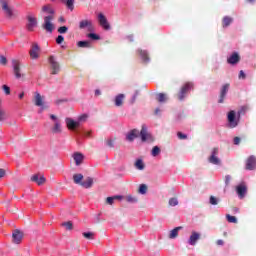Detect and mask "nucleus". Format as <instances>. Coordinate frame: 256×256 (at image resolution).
I'll return each instance as SVG.
<instances>
[{
    "label": "nucleus",
    "mask_w": 256,
    "mask_h": 256,
    "mask_svg": "<svg viewBox=\"0 0 256 256\" xmlns=\"http://www.w3.org/2000/svg\"><path fill=\"white\" fill-rule=\"evenodd\" d=\"M42 13H46L48 15L44 17L42 29L47 31V33H53V31H55V25L53 24V19H55V10L51 4H48L42 7Z\"/></svg>",
    "instance_id": "1"
},
{
    "label": "nucleus",
    "mask_w": 256,
    "mask_h": 256,
    "mask_svg": "<svg viewBox=\"0 0 256 256\" xmlns=\"http://www.w3.org/2000/svg\"><path fill=\"white\" fill-rule=\"evenodd\" d=\"M50 119L51 121H53V125L50 128L51 133H53V135H59L63 133V127L61 126V119H59V117H57V115L55 114H50Z\"/></svg>",
    "instance_id": "2"
},
{
    "label": "nucleus",
    "mask_w": 256,
    "mask_h": 256,
    "mask_svg": "<svg viewBox=\"0 0 256 256\" xmlns=\"http://www.w3.org/2000/svg\"><path fill=\"white\" fill-rule=\"evenodd\" d=\"M1 5H2V11L4 12V15L8 19H15V17L18 15V13L16 10H13V8H11V6H9V2L2 0Z\"/></svg>",
    "instance_id": "3"
},
{
    "label": "nucleus",
    "mask_w": 256,
    "mask_h": 256,
    "mask_svg": "<svg viewBox=\"0 0 256 256\" xmlns=\"http://www.w3.org/2000/svg\"><path fill=\"white\" fill-rule=\"evenodd\" d=\"M34 103L36 107H39L38 113H43V111L49 109V105L45 103V97L41 96L39 92L35 93Z\"/></svg>",
    "instance_id": "4"
},
{
    "label": "nucleus",
    "mask_w": 256,
    "mask_h": 256,
    "mask_svg": "<svg viewBox=\"0 0 256 256\" xmlns=\"http://www.w3.org/2000/svg\"><path fill=\"white\" fill-rule=\"evenodd\" d=\"M240 117H241V112H238V118ZM227 119H228V127H230V129H235V127L239 125V119H237V113H235V110L228 112Z\"/></svg>",
    "instance_id": "5"
},
{
    "label": "nucleus",
    "mask_w": 256,
    "mask_h": 256,
    "mask_svg": "<svg viewBox=\"0 0 256 256\" xmlns=\"http://www.w3.org/2000/svg\"><path fill=\"white\" fill-rule=\"evenodd\" d=\"M193 89V83L187 82L185 83L179 90V92L176 94V97L179 101H183L185 97H187V93Z\"/></svg>",
    "instance_id": "6"
},
{
    "label": "nucleus",
    "mask_w": 256,
    "mask_h": 256,
    "mask_svg": "<svg viewBox=\"0 0 256 256\" xmlns=\"http://www.w3.org/2000/svg\"><path fill=\"white\" fill-rule=\"evenodd\" d=\"M140 137L143 143H153V141H155V138L149 133V130H147V126L145 125H142Z\"/></svg>",
    "instance_id": "7"
},
{
    "label": "nucleus",
    "mask_w": 256,
    "mask_h": 256,
    "mask_svg": "<svg viewBox=\"0 0 256 256\" xmlns=\"http://www.w3.org/2000/svg\"><path fill=\"white\" fill-rule=\"evenodd\" d=\"M208 161L212 165H219L221 163V159H219V148L212 149L211 155L208 158Z\"/></svg>",
    "instance_id": "8"
},
{
    "label": "nucleus",
    "mask_w": 256,
    "mask_h": 256,
    "mask_svg": "<svg viewBox=\"0 0 256 256\" xmlns=\"http://www.w3.org/2000/svg\"><path fill=\"white\" fill-rule=\"evenodd\" d=\"M49 63L51 68L52 75H57L61 71V66L59 65V62L55 61V57L50 56L49 57Z\"/></svg>",
    "instance_id": "9"
},
{
    "label": "nucleus",
    "mask_w": 256,
    "mask_h": 256,
    "mask_svg": "<svg viewBox=\"0 0 256 256\" xmlns=\"http://www.w3.org/2000/svg\"><path fill=\"white\" fill-rule=\"evenodd\" d=\"M12 67L16 79H21V77H23L21 73V62H19V60H12Z\"/></svg>",
    "instance_id": "10"
},
{
    "label": "nucleus",
    "mask_w": 256,
    "mask_h": 256,
    "mask_svg": "<svg viewBox=\"0 0 256 256\" xmlns=\"http://www.w3.org/2000/svg\"><path fill=\"white\" fill-rule=\"evenodd\" d=\"M98 21L99 24L105 29V31H109L111 29V25H109V22L107 21V17L103 13L98 14Z\"/></svg>",
    "instance_id": "11"
},
{
    "label": "nucleus",
    "mask_w": 256,
    "mask_h": 256,
    "mask_svg": "<svg viewBox=\"0 0 256 256\" xmlns=\"http://www.w3.org/2000/svg\"><path fill=\"white\" fill-rule=\"evenodd\" d=\"M23 241V232L20 230H14L12 233V242L19 245Z\"/></svg>",
    "instance_id": "12"
},
{
    "label": "nucleus",
    "mask_w": 256,
    "mask_h": 256,
    "mask_svg": "<svg viewBox=\"0 0 256 256\" xmlns=\"http://www.w3.org/2000/svg\"><path fill=\"white\" fill-rule=\"evenodd\" d=\"M33 182L37 184L39 187H41L42 185H45V183H47V179L43 174H34Z\"/></svg>",
    "instance_id": "13"
},
{
    "label": "nucleus",
    "mask_w": 256,
    "mask_h": 256,
    "mask_svg": "<svg viewBox=\"0 0 256 256\" xmlns=\"http://www.w3.org/2000/svg\"><path fill=\"white\" fill-rule=\"evenodd\" d=\"M246 169L248 171H253V169H256V157L251 155L246 160Z\"/></svg>",
    "instance_id": "14"
},
{
    "label": "nucleus",
    "mask_w": 256,
    "mask_h": 256,
    "mask_svg": "<svg viewBox=\"0 0 256 256\" xmlns=\"http://www.w3.org/2000/svg\"><path fill=\"white\" fill-rule=\"evenodd\" d=\"M65 123H66L67 128L70 131L77 129V127H79V125H81L79 122L73 120L72 118H65Z\"/></svg>",
    "instance_id": "15"
},
{
    "label": "nucleus",
    "mask_w": 256,
    "mask_h": 256,
    "mask_svg": "<svg viewBox=\"0 0 256 256\" xmlns=\"http://www.w3.org/2000/svg\"><path fill=\"white\" fill-rule=\"evenodd\" d=\"M201 239V234L199 232L193 231L190 235V238L188 239L189 245L195 246L197 245V241Z\"/></svg>",
    "instance_id": "16"
},
{
    "label": "nucleus",
    "mask_w": 256,
    "mask_h": 256,
    "mask_svg": "<svg viewBox=\"0 0 256 256\" xmlns=\"http://www.w3.org/2000/svg\"><path fill=\"white\" fill-rule=\"evenodd\" d=\"M239 61H241V56H239V54L237 52H234L228 59H227V63H229V65H237V63H239Z\"/></svg>",
    "instance_id": "17"
},
{
    "label": "nucleus",
    "mask_w": 256,
    "mask_h": 256,
    "mask_svg": "<svg viewBox=\"0 0 256 256\" xmlns=\"http://www.w3.org/2000/svg\"><path fill=\"white\" fill-rule=\"evenodd\" d=\"M88 28V31H93V22L91 20H82L79 23V29Z\"/></svg>",
    "instance_id": "18"
},
{
    "label": "nucleus",
    "mask_w": 256,
    "mask_h": 256,
    "mask_svg": "<svg viewBox=\"0 0 256 256\" xmlns=\"http://www.w3.org/2000/svg\"><path fill=\"white\" fill-rule=\"evenodd\" d=\"M229 86H230L229 84H224L222 86V89L220 91V98L218 100V103H223V101H225V97H226V95H227V93L229 91Z\"/></svg>",
    "instance_id": "19"
},
{
    "label": "nucleus",
    "mask_w": 256,
    "mask_h": 256,
    "mask_svg": "<svg viewBox=\"0 0 256 256\" xmlns=\"http://www.w3.org/2000/svg\"><path fill=\"white\" fill-rule=\"evenodd\" d=\"M137 137H139V130L133 129L126 135V140L132 143Z\"/></svg>",
    "instance_id": "20"
},
{
    "label": "nucleus",
    "mask_w": 256,
    "mask_h": 256,
    "mask_svg": "<svg viewBox=\"0 0 256 256\" xmlns=\"http://www.w3.org/2000/svg\"><path fill=\"white\" fill-rule=\"evenodd\" d=\"M73 159H74L76 165L79 166L83 163L85 156L83 155V153L75 152L73 154Z\"/></svg>",
    "instance_id": "21"
},
{
    "label": "nucleus",
    "mask_w": 256,
    "mask_h": 256,
    "mask_svg": "<svg viewBox=\"0 0 256 256\" xmlns=\"http://www.w3.org/2000/svg\"><path fill=\"white\" fill-rule=\"evenodd\" d=\"M236 193L240 199H243L245 197V194L247 193V186L245 185H239L236 187Z\"/></svg>",
    "instance_id": "22"
},
{
    "label": "nucleus",
    "mask_w": 256,
    "mask_h": 256,
    "mask_svg": "<svg viewBox=\"0 0 256 256\" xmlns=\"http://www.w3.org/2000/svg\"><path fill=\"white\" fill-rule=\"evenodd\" d=\"M81 187H84V189H91V187H93V178L87 177L84 181H82Z\"/></svg>",
    "instance_id": "23"
},
{
    "label": "nucleus",
    "mask_w": 256,
    "mask_h": 256,
    "mask_svg": "<svg viewBox=\"0 0 256 256\" xmlns=\"http://www.w3.org/2000/svg\"><path fill=\"white\" fill-rule=\"evenodd\" d=\"M181 229H183L182 226H178L172 229L169 234V239H177V237H179V231H181Z\"/></svg>",
    "instance_id": "24"
},
{
    "label": "nucleus",
    "mask_w": 256,
    "mask_h": 256,
    "mask_svg": "<svg viewBox=\"0 0 256 256\" xmlns=\"http://www.w3.org/2000/svg\"><path fill=\"white\" fill-rule=\"evenodd\" d=\"M26 29H27V31H33V15L32 14L27 15Z\"/></svg>",
    "instance_id": "25"
},
{
    "label": "nucleus",
    "mask_w": 256,
    "mask_h": 256,
    "mask_svg": "<svg viewBox=\"0 0 256 256\" xmlns=\"http://www.w3.org/2000/svg\"><path fill=\"white\" fill-rule=\"evenodd\" d=\"M64 5H66L69 11H73L75 9V0H61Z\"/></svg>",
    "instance_id": "26"
},
{
    "label": "nucleus",
    "mask_w": 256,
    "mask_h": 256,
    "mask_svg": "<svg viewBox=\"0 0 256 256\" xmlns=\"http://www.w3.org/2000/svg\"><path fill=\"white\" fill-rule=\"evenodd\" d=\"M123 99H125V94H119L115 97L116 107H121V105H123Z\"/></svg>",
    "instance_id": "27"
},
{
    "label": "nucleus",
    "mask_w": 256,
    "mask_h": 256,
    "mask_svg": "<svg viewBox=\"0 0 256 256\" xmlns=\"http://www.w3.org/2000/svg\"><path fill=\"white\" fill-rule=\"evenodd\" d=\"M41 53V49L39 48V45L33 44V59H39V55Z\"/></svg>",
    "instance_id": "28"
},
{
    "label": "nucleus",
    "mask_w": 256,
    "mask_h": 256,
    "mask_svg": "<svg viewBox=\"0 0 256 256\" xmlns=\"http://www.w3.org/2000/svg\"><path fill=\"white\" fill-rule=\"evenodd\" d=\"M231 23H233V18L229 17V16H225L222 19V27H229V25H231Z\"/></svg>",
    "instance_id": "29"
},
{
    "label": "nucleus",
    "mask_w": 256,
    "mask_h": 256,
    "mask_svg": "<svg viewBox=\"0 0 256 256\" xmlns=\"http://www.w3.org/2000/svg\"><path fill=\"white\" fill-rule=\"evenodd\" d=\"M73 181L76 185H80L83 183V174H74Z\"/></svg>",
    "instance_id": "30"
},
{
    "label": "nucleus",
    "mask_w": 256,
    "mask_h": 256,
    "mask_svg": "<svg viewBox=\"0 0 256 256\" xmlns=\"http://www.w3.org/2000/svg\"><path fill=\"white\" fill-rule=\"evenodd\" d=\"M77 47L83 48V49H91V42L89 41H79L77 42Z\"/></svg>",
    "instance_id": "31"
},
{
    "label": "nucleus",
    "mask_w": 256,
    "mask_h": 256,
    "mask_svg": "<svg viewBox=\"0 0 256 256\" xmlns=\"http://www.w3.org/2000/svg\"><path fill=\"white\" fill-rule=\"evenodd\" d=\"M138 53L145 62L149 61V54L145 50H138Z\"/></svg>",
    "instance_id": "32"
},
{
    "label": "nucleus",
    "mask_w": 256,
    "mask_h": 256,
    "mask_svg": "<svg viewBox=\"0 0 256 256\" xmlns=\"http://www.w3.org/2000/svg\"><path fill=\"white\" fill-rule=\"evenodd\" d=\"M135 167H136V169H138L139 171H143V169H145V164L143 163V160L138 159V160L135 162Z\"/></svg>",
    "instance_id": "33"
},
{
    "label": "nucleus",
    "mask_w": 256,
    "mask_h": 256,
    "mask_svg": "<svg viewBox=\"0 0 256 256\" xmlns=\"http://www.w3.org/2000/svg\"><path fill=\"white\" fill-rule=\"evenodd\" d=\"M157 101L159 103H165V101H167V94H165V93L157 94Z\"/></svg>",
    "instance_id": "34"
},
{
    "label": "nucleus",
    "mask_w": 256,
    "mask_h": 256,
    "mask_svg": "<svg viewBox=\"0 0 256 256\" xmlns=\"http://www.w3.org/2000/svg\"><path fill=\"white\" fill-rule=\"evenodd\" d=\"M82 235L85 239H88L90 241H93V239H95V233L93 232H83Z\"/></svg>",
    "instance_id": "35"
},
{
    "label": "nucleus",
    "mask_w": 256,
    "mask_h": 256,
    "mask_svg": "<svg viewBox=\"0 0 256 256\" xmlns=\"http://www.w3.org/2000/svg\"><path fill=\"white\" fill-rule=\"evenodd\" d=\"M7 119V112L3 110V107H1V100H0V121H5Z\"/></svg>",
    "instance_id": "36"
},
{
    "label": "nucleus",
    "mask_w": 256,
    "mask_h": 256,
    "mask_svg": "<svg viewBox=\"0 0 256 256\" xmlns=\"http://www.w3.org/2000/svg\"><path fill=\"white\" fill-rule=\"evenodd\" d=\"M62 227H66L67 231H73V222L71 221L63 222Z\"/></svg>",
    "instance_id": "37"
},
{
    "label": "nucleus",
    "mask_w": 256,
    "mask_h": 256,
    "mask_svg": "<svg viewBox=\"0 0 256 256\" xmlns=\"http://www.w3.org/2000/svg\"><path fill=\"white\" fill-rule=\"evenodd\" d=\"M161 153V148L159 146H154L151 152L152 157H157Z\"/></svg>",
    "instance_id": "38"
},
{
    "label": "nucleus",
    "mask_w": 256,
    "mask_h": 256,
    "mask_svg": "<svg viewBox=\"0 0 256 256\" xmlns=\"http://www.w3.org/2000/svg\"><path fill=\"white\" fill-rule=\"evenodd\" d=\"M168 203L170 207H177L179 200H177V198H170Z\"/></svg>",
    "instance_id": "39"
},
{
    "label": "nucleus",
    "mask_w": 256,
    "mask_h": 256,
    "mask_svg": "<svg viewBox=\"0 0 256 256\" xmlns=\"http://www.w3.org/2000/svg\"><path fill=\"white\" fill-rule=\"evenodd\" d=\"M226 219H227L228 223H237V217L231 216L230 214L226 215Z\"/></svg>",
    "instance_id": "40"
},
{
    "label": "nucleus",
    "mask_w": 256,
    "mask_h": 256,
    "mask_svg": "<svg viewBox=\"0 0 256 256\" xmlns=\"http://www.w3.org/2000/svg\"><path fill=\"white\" fill-rule=\"evenodd\" d=\"M139 193L141 195H145V193H147V185L141 184L140 187H139Z\"/></svg>",
    "instance_id": "41"
},
{
    "label": "nucleus",
    "mask_w": 256,
    "mask_h": 256,
    "mask_svg": "<svg viewBox=\"0 0 256 256\" xmlns=\"http://www.w3.org/2000/svg\"><path fill=\"white\" fill-rule=\"evenodd\" d=\"M87 37H88L89 39H92L93 41H99V39H100L99 35H97V34H95V33H89V34L87 35Z\"/></svg>",
    "instance_id": "42"
},
{
    "label": "nucleus",
    "mask_w": 256,
    "mask_h": 256,
    "mask_svg": "<svg viewBox=\"0 0 256 256\" xmlns=\"http://www.w3.org/2000/svg\"><path fill=\"white\" fill-rule=\"evenodd\" d=\"M126 201L128 203H137V198H135V197H133L131 195H128V196H126Z\"/></svg>",
    "instance_id": "43"
},
{
    "label": "nucleus",
    "mask_w": 256,
    "mask_h": 256,
    "mask_svg": "<svg viewBox=\"0 0 256 256\" xmlns=\"http://www.w3.org/2000/svg\"><path fill=\"white\" fill-rule=\"evenodd\" d=\"M2 89H3V91L5 92L6 95H10L11 94V88H9V86L3 85Z\"/></svg>",
    "instance_id": "44"
},
{
    "label": "nucleus",
    "mask_w": 256,
    "mask_h": 256,
    "mask_svg": "<svg viewBox=\"0 0 256 256\" xmlns=\"http://www.w3.org/2000/svg\"><path fill=\"white\" fill-rule=\"evenodd\" d=\"M69 30V28H67V26H61L60 28H58V33L63 34L66 33Z\"/></svg>",
    "instance_id": "45"
},
{
    "label": "nucleus",
    "mask_w": 256,
    "mask_h": 256,
    "mask_svg": "<svg viewBox=\"0 0 256 256\" xmlns=\"http://www.w3.org/2000/svg\"><path fill=\"white\" fill-rule=\"evenodd\" d=\"M63 41H65V37H63L62 35H59L57 38H56V43L58 45H61V43H63Z\"/></svg>",
    "instance_id": "46"
},
{
    "label": "nucleus",
    "mask_w": 256,
    "mask_h": 256,
    "mask_svg": "<svg viewBox=\"0 0 256 256\" xmlns=\"http://www.w3.org/2000/svg\"><path fill=\"white\" fill-rule=\"evenodd\" d=\"M0 65H7V58L5 56H0Z\"/></svg>",
    "instance_id": "47"
},
{
    "label": "nucleus",
    "mask_w": 256,
    "mask_h": 256,
    "mask_svg": "<svg viewBox=\"0 0 256 256\" xmlns=\"http://www.w3.org/2000/svg\"><path fill=\"white\" fill-rule=\"evenodd\" d=\"M115 201V198L114 197H107L106 199V203L108 205H113V202Z\"/></svg>",
    "instance_id": "48"
},
{
    "label": "nucleus",
    "mask_w": 256,
    "mask_h": 256,
    "mask_svg": "<svg viewBox=\"0 0 256 256\" xmlns=\"http://www.w3.org/2000/svg\"><path fill=\"white\" fill-rule=\"evenodd\" d=\"M177 137H178V139H187V135L183 134V132H178Z\"/></svg>",
    "instance_id": "49"
},
{
    "label": "nucleus",
    "mask_w": 256,
    "mask_h": 256,
    "mask_svg": "<svg viewBox=\"0 0 256 256\" xmlns=\"http://www.w3.org/2000/svg\"><path fill=\"white\" fill-rule=\"evenodd\" d=\"M210 204L211 205H217V198H215L214 196L210 197Z\"/></svg>",
    "instance_id": "50"
},
{
    "label": "nucleus",
    "mask_w": 256,
    "mask_h": 256,
    "mask_svg": "<svg viewBox=\"0 0 256 256\" xmlns=\"http://www.w3.org/2000/svg\"><path fill=\"white\" fill-rule=\"evenodd\" d=\"M229 183H231V176L226 175V176H225V185L228 186Z\"/></svg>",
    "instance_id": "51"
},
{
    "label": "nucleus",
    "mask_w": 256,
    "mask_h": 256,
    "mask_svg": "<svg viewBox=\"0 0 256 256\" xmlns=\"http://www.w3.org/2000/svg\"><path fill=\"white\" fill-rule=\"evenodd\" d=\"M239 143H241V138H239V137H235L234 138V145H239Z\"/></svg>",
    "instance_id": "52"
},
{
    "label": "nucleus",
    "mask_w": 256,
    "mask_h": 256,
    "mask_svg": "<svg viewBox=\"0 0 256 256\" xmlns=\"http://www.w3.org/2000/svg\"><path fill=\"white\" fill-rule=\"evenodd\" d=\"M245 77H246L245 72L241 70L239 73V79H245Z\"/></svg>",
    "instance_id": "53"
},
{
    "label": "nucleus",
    "mask_w": 256,
    "mask_h": 256,
    "mask_svg": "<svg viewBox=\"0 0 256 256\" xmlns=\"http://www.w3.org/2000/svg\"><path fill=\"white\" fill-rule=\"evenodd\" d=\"M107 145H108V147H110L111 149H113V147H114L113 140H108V141H107Z\"/></svg>",
    "instance_id": "54"
},
{
    "label": "nucleus",
    "mask_w": 256,
    "mask_h": 256,
    "mask_svg": "<svg viewBox=\"0 0 256 256\" xmlns=\"http://www.w3.org/2000/svg\"><path fill=\"white\" fill-rule=\"evenodd\" d=\"M5 177V169H0V179H3Z\"/></svg>",
    "instance_id": "55"
},
{
    "label": "nucleus",
    "mask_w": 256,
    "mask_h": 256,
    "mask_svg": "<svg viewBox=\"0 0 256 256\" xmlns=\"http://www.w3.org/2000/svg\"><path fill=\"white\" fill-rule=\"evenodd\" d=\"M216 245L222 246L225 245V242L223 240H217Z\"/></svg>",
    "instance_id": "56"
},
{
    "label": "nucleus",
    "mask_w": 256,
    "mask_h": 256,
    "mask_svg": "<svg viewBox=\"0 0 256 256\" xmlns=\"http://www.w3.org/2000/svg\"><path fill=\"white\" fill-rule=\"evenodd\" d=\"M87 119V115H82L79 117V121H85Z\"/></svg>",
    "instance_id": "57"
},
{
    "label": "nucleus",
    "mask_w": 256,
    "mask_h": 256,
    "mask_svg": "<svg viewBox=\"0 0 256 256\" xmlns=\"http://www.w3.org/2000/svg\"><path fill=\"white\" fill-rule=\"evenodd\" d=\"M95 95L96 97H99V95H101V90L99 89L95 90Z\"/></svg>",
    "instance_id": "58"
},
{
    "label": "nucleus",
    "mask_w": 256,
    "mask_h": 256,
    "mask_svg": "<svg viewBox=\"0 0 256 256\" xmlns=\"http://www.w3.org/2000/svg\"><path fill=\"white\" fill-rule=\"evenodd\" d=\"M58 21H59V23H65V18L60 17V18L58 19Z\"/></svg>",
    "instance_id": "59"
},
{
    "label": "nucleus",
    "mask_w": 256,
    "mask_h": 256,
    "mask_svg": "<svg viewBox=\"0 0 256 256\" xmlns=\"http://www.w3.org/2000/svg\"><path fill=\"white\" fill-rule=\"evenodd\" d=\"M114 197V200L115 199H123V196H121V195H116V196H113Z\"/></svg>",
    "instance_id": "60"
},
{
    "label": "nucleus",
    "mask_w": 256,
    "mask_h": 256,
    "mask_svg": "<svg viewBox=\"0 0 256 256\" xmlns=\"http://www.w3.org/2000/svg\"><path fill=\"white\" fill-rule=\"evenodd\" d=\"M138 95H139V92H136L135 95L133 96V101H135V99H137Z\"/></svg>",
    "instance_id": "61"
},
{
    "label": "nucleus",
    "mask_w": 256,
    "mask_h": 256,
    "mask_svg": "<svg viewBox=\"0 0 256 256\" xmlns=\"http://www.w3.org/2000/svg\"><path fill=\"white\" fill-rule=\"evenodd\" d=\"M23 97H25V93H21L20 95H19V99H23Z\"/></svg>",
    "instance_id": "62"
},
{
    "label": "nucleus",
    "mask_w": 256,
    "mask_h": 256,
    "mask_svg": "<svg viewBox=\"0 0 256 256\" xmlns=\"http://www.w3.org/2000/svg\"><path fill=\"white\" fill-rule=\"evenodd\" d=\"M159 111H161L159 108L155 110V115H159Z\"/></svg>",
    "instance_id": "63"
},
{
    "label": "nucleus",
    "mask_w": 256,
    "mask_h": 256,
    "mask_svg": "<svg viewBox=\"0 0 256 256\" xmlns=\"http://www.w3.org/2000/svg\"><path fill=\"white\" fill-rule=\"evenodd\" d=\"M29 54H30V57H33V49H30Z\"/></svg>",
    "instance_id": "64"
}]
</instances>
